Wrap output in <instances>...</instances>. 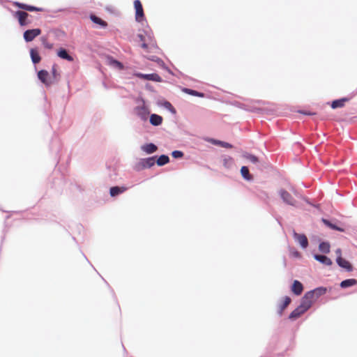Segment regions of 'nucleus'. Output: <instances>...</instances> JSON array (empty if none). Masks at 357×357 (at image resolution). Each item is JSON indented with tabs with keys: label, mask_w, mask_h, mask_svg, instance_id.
Listing matches in <instances>:
<instances>
[{
	"label": "nucleus",
	"mask_w": 357,
	"mask_h": 357,
	"mask_svg": "<svg viewBox=\"0 0 357 357\" xmlns=\"http://www.w3.org/2000/svg\"><path fill=\"white\" fill-rule=\"evenodd\" d=\"M155 163V157H150L147 158L141 159L137 162L134 167L136 171H141L142 169L150 168Z\"/></svg>",
	"instance_id": "1"
},
{
	"label": "nucleus",
	"mask_w": 357,
	"mask_h": 357,
	"mask_svg": "<svg viewBox=\"0 0 357 357\" xmlns=\"http://www.w3.org/2000/svg\"><path fill=\"white\" fill-rule=\"evenodd\" d=\"M312 294L310 292H306L303 297L301 299V302L300 306L306 312L308 309L310 308L313 303L315 301L312 297Z\"/></svg>",
	"instance_id": "2"
},
{
	"label": "nucleus",
	"mask_w": 357,
	"mask_h": 357,
	"mask_svg": "<svg viewBox=\"0 0 357 357\" xmlns=\"http://www.w3.org/2000/svg\"><path fill=\"white\" fill-rule=\"evenodd\" d=\"M13 16L18 20V22L21 26H24L29 24V22L27 20L29 14L24 11H16L14 13Z\"/></svg>",
	"instance_id": "3"
},
{
	"label": "nucleus",
	"mask_w": 357,
	"mask_h": 357,
	"mask_svg": "<svg viewBox=\"0 0 357 357\" xmlns=\"http://www.w3.org/2000/svg\"><path fill=\"white\" fill-rule=\"evenodd\" d=\"M135 112L143 120H146L148 115L149 114V108L146 106L144 101L142 102V105H138L135 108Z\"/></svg>",
	"instance_id": "4"
},
{
	"label": "nucleus",
	"mask_w": 357,
	"mask_h": 357,
	"mask_svg": "<svg viewBox=\"0 0 357 357\" xmlns=\"http://www.w3.org/2000/svg\"><path fill=\"white\" fill-rule=\"evenodd\" d=\"M134 6L135 9V20L138 22H141L144 18V10L141 1L135 0L134 1Z\"/></svg>",
	"instance_id": "5"
},
{
	"label": "nucleus",
	"mask_w": 357,
	"mask_h": 357,
	"mask_svg": "<svg viewBox=\"0 0 357 357\" xmlns=\"http://www.w3.org/2000/svg\"><path fill=\"white\" fill-rule=\"evenodd\" d=\"M38 77L41 81V82H43L47 86H50L54 83V81L50 77L49 73L47 70H40L38 73Z\"/></svg>",
	"instance_id": "6"
},
{
	"label": "nucleus",
	"mask_w": 357,
	"mask_h": 357,
	"mask_svg": "<svg viewBox=\"0 0 357 357\" xmlns=\"http://www.w3.org/2000/svg\"><path fill=\"white\" fill-rule=\"evenodd\" d=\"M41 33L40 29H29L24 31V38L26 42L32 41L35 38L38 36Z\"/></svg>",
	"instance_id": "7"
},
{
	"label": "nucleus",
	"mask_w": 357,
	"mask_h": 357,
	"mask_svg": "<svg viewBox=\"0 0 357 357\" xmlns=\"http://www.w3.org/2000/svg\"><path fill=\"white\" fill-rule=\"evenodd\" d=\"M279 194L282 199L283 202L289 205L294 206L296 204V200L293 197L285 190H280Z\"/></svg>",
	"instance_id": "8"
},
{
	"label": "nucleus",
	"mask_w": 357,
	"mask_h": 357,
	"mask_svg": "<svg viewBox=\"0 0 357 357\" xmlns=\"http://www.w3.org/2000/svg\"><path fill=\"white\" fill-rule=\"evenodd\" d=\"M13 5L20 9L27 10V11H43V9L42 8H38L33 6H29L25 3H20V2H13Z\"/></svg>",
	"instance_id": "9"
},
{
	"label": "nucleus",
	"mask_w": 357,
	"mask_h": 357,
	"mask_svg": "<svg viewBox=\"0 0 357 357\" xmlns=\"http://www.w3.org/2000/svg\"><path fill=\"white\" fill-rule=\"evenodd\" d=\"M137 76L139 78H142L146 80H151L155 82H161L162 78L156 73H151V74H142L138 73L137 74Z\"/></svg>",
	"instance_id": "10"
},
{
	"label": "nucleus",
	"mask_w": 357,
	"mask_h": 357,
	"mask_svg": "<svg viewBox=\"0 0 357 357\" xmlns=\"http://www.w3.org/2000/svg\"><path fill=\"white\" fill-rule=\"evenodd\" d=\"M294 237L303 248H306L308 246V241L305 235L294 232Z\"/></svg>",
	"instance_id": "11"
},
{
	"label": "nucleus",
	"mask_w": 357,
	"mask_h": 357,
	"mask_svg": "<svg viewBox=\"0 0 357 357\" xmlns=\"http://www.w3.org/2000/svg\"><path fill=\"white\" fill-rule=\"evenodd\" d=\"M336 261L340 267L346 269L347 271H351L353 270V267L349 261L343 259L341 256L337 257Z\"/></svg>",
	"instance_id": "12"
},
{
	"label": "nucleus",
	"mask_w": 357,
	"mask_h": 357,
	"mask_svg": "<svg viewBox=\"0 0 357 357\" xmlns=\"http://www.w3.org/2000/svg\"><path fill=\"white\" fill-rule=\"evenodd\" d=\"M291 291L297 296L301 295L303 291V287L301 282L298 280H294L291 287Z\"/></svg>",
	"instance_id": "13"
},
{
	"label": "nucleus",
	"mask_w": 357,
	"mask_h": 357,
	"mask_svg": "<svg viewBox=\"0 0 357 357\" xmlns=\"http://www.w3.org/2000/svg\"><path fill=\"white\" fill-rule=\"evenodd\" d=\"M309 292L312 294V297L316 301L319 296L326 294V289L325 287H318Z\"/></svg>",
	"instance_id": "14"
},
{
	"label": "nucleus",
	"mask_w": 357,
	"mask_h": 357,
	"mask_svg": "<svg viewBox=\"0 0 357 357\" xmlns=\"http://www.w3.org/2000/svg\"><path fill=\"white\" fill-rule=\"evenodd\" d=\"M349 100V98H343L341 99L335 100L332 102L331 107L333 109L343 107L347 102Z\"/></svg>",
	"instance_id": "15"
},
{
	"label": "nucleus",
	"mask_w": 357,
	"mask_h": 357,
	"mask_svg": "<svg viewBox=\"0 0 357 357\" xmlns=\"http://www.w3.org/2000/svg\"><path fill=\"white\" fill-rule=\"evenodd\" d=\"M314 257L316 260L324 265L331 266L332 264L331 259L325 255H315Z\"/></svg>",
	"instance_id": "16"
},
{
	"label": "nucleus",
	"mask_w": 357,
	"mask_h": 357,
	"mask_svg": "<svg viewBox=\"0 0 357 357\" xmlns=\"http://www.w3.org/2000/svg\"><path fill=\"white\" fill-rule=\"evenodd\" d=\"M57 55L60 58H61L63 59H66V60H67L68 61H73V56L69 55L68 52H67V50L63 49V48H60L58 50Z\"/></svg>",
	"instance_id": "17"
},
{
	"label": "nucleus",
	"mask_w": 357,
	"mask_h": 357,
	"mask_svg": "<svg viewBox=\"0 0 357 357\" xmlns=\"http://www.w3.org/2000/svg\"><path fill=\"white\" fill-rule=\"evenodd\" d=\"M127 190L126 187L114 186L112 187L109 190V193L112 197H115L121 193L124 192Z\"/></svg>",
	"instance_id": "18"
},
{
	"label": "nucleus",
	"mask_w": 357,
	"mask_h": 357,
	"mask_svg": "<svg viewBox=\"0 0 357 357\" xmlns=\"http://www.w3.org/2000/svg\"><path fill=\"white\" fill-rule=\"evenodd\" d=\"M305 311L299 305L289 314V319H294L298 318L301 315L305 313Z\"/></svg>",
	"instance_id": "19"
},
{
	"label": "nucleus",
	"mask_w": 357,
	"mask_h": 357,
	"mask_svg": "<svg viewBox=\"0 0 357 357\" xmlns=\"http://www.w3.org/2000/svg\"><path fill=\"white\" fill-rule=\"evenodd\" d=\"M142 149L146 153L151 154L155 152L158 148L155 144L150 143L142 146Z\"/></svg>",
	"instance_id": "20"
},
{
	"label": "nucleus",
	"mask_w": 357,
	"mask_h": 357,
	"mask_svg": "<svg viewBox=\"0 0 357 357\" xmlns=\"http://www.w3.org/2000/svg\"><path fill=\"white\" fill-rule=\"evenodd\" d=\"M30 56L33 63H38L41 60L38 51L36 49H31Z\"/></svg>",
	"instance_id": "21"
},
{
	"label": "nucleus",
	"mask_w": 357,
	"mask_h": 357,
	"mask_svg": "<svg viewBox=\"0 0 357 357\" xmlns=\"http://www.w3.org/2000/svg\"><path fill=\"white\" fill-rule=\"evenodd\" d=\"M291 303V298L289 296H285L283 301L278 305L279 314H282V312Z\"/></svg>",
	"instance_id": "22"
},
{
	"label": "nucleus",
	"mask_w": 357,
	"mask_h": 357,
	"mask_svg": "<svg viewBox=\"0 0 357 357\" xmlns=\"http://www.w3.org/2000/svg\"><path fill=\"white\" fill-rule=\"evenodd\" d=\"M162 122V116L158 114H151L150 116V123L153 126H159Z\"/></svg>",
	"instance_id": "23"
},
{
	"label": "nucleus",
	"mask_w": 357,
	"mask_h": 357,
	"mask_svg": "<svg viewBox=\"0 0 357 357\" xmlns=\"http://www.w3.org/2000/svg\"><path fill=\"white\" fill-rule=\"evenodd\" d=\"M356 284H357V280L351 278L342 281L340 283V287L342 288H347Z\"/></svg>",
	"instance_id": "24"
},
{
	"label": "nucleus",
	"mask_w": 357,
	"mask_h": 357,
	"mask_svg": "<svg viewBox=\"0 0 357 357\" xmlns=\"http://www.w3.org/2000/svg\"><path fill=\"white\" fill-rule=\"evenodd\" d=\"M90 18L93 22L98 24L102 27H106L107 26V23L105 21L102 20V19L96 15H91Z\"/></svg>",
	"instance_id": "25"
},
{
	"label": "nucleus",
	"mask_w": 357,
	"mask_h": 357,
	"mask_svg": "<svg viewBox=\"0 0 357 357\" xmlns=\"http://www.w3.org/2000/svg\"><path fill=\"white\" fill-rule=\"evenodd\" d=\"M169 161V158L166 155H160L158 160H156V163L158 166H162L168 163Z\"/></svg>",
	"instance_id": "26"
},
{
	"label": "nucleus",
	"mask_w": 357,
	"mask_h": 357,
	"mask_svg": "<svg viewBox=\"0 0 357 357\" xmlns=\"http://www.w3.org/2000/svg\"><path fill=\"white\" fill-rule=\"evenodd\" d=\"M183 91L185 93H186L188 94H190L191 96H198V97H201V98H204V93L199 92V91H195V90H192V89L185 88V89H183Z\"/></svg>",
	"instance_id": "27"
},
{
	"label": "nucleus",
	"mask_w": 357,
	"mask_h": 357,
	"mask_svg": "<svg viewBox=\"0 0 357 357\" xmlns=\"http://www.w3.org/2000/svg\"><path fill=\"white\" fill-rule=\"evenodd\" d=\"M319 249L321 252L324 253H329L330 252V245L328 243L322 242L319 245Z\"/></svg>",
	"instance_id": "28"
},
{
	"label": "nucleus",
	"mask_w": 357,
	"mask_h": 357,
	"mask_svg": "<svg viewBox=\"0 0 357 357\" xmlns=\"http://www.w3.org/2000/svg\"><path fill=\"white\" fill-rule=\"evenodd\" d=\"M210 142H211L213 144L220 145V146L224 147V148H229L230 149L232 147V146L230 144H229L227 142H222V141L211 139Z\"/></svg>",
	"instance_id": "29"
},
{
	"label": "nucleus",
	"mask_w": 357,
	"mask_h": 357,
	"mask_svg": "<svg viewBox=\"0 0 357 357\" xmlns=\"http://www.w3.org/2000/svg\"><path fill=\"white\" fill-rule=\"evenodd\" d=\"M241 173L243 177L245 178V179L250 180L252 178V176L249 173V169L247 167L243 166L241 169Z\"/></svg>",
	"instance_id": "30"
},
{
	"label": "nucleus",
	"mask_w": 357,
	"mask_h": 357,
	"mask_svg": "<svg viewBox=\"0 0 357 357\" xmlns=\"http://www.w3.org/2000/svg\"><path fill=\"white\" fill-rule=\"evenodd\" d=\"M51 73L52 74V77H53L52 80L54 81V82L55 81L59 80V77H60V74L59 73V72L57 70L56 65H54L52 66Z\"/></svg>",
	"instance_id": "31"
},
{
	"label": "nucleus",
	"mask_w": 357,
	"mask_h": 357,
	"mask_svg": "<svg viewBox=\"0 0 357 357\" xmlns=\"http://www.w3.org/2000/svg\"><path fill=\"white\" fill-rule=\"evenodd\" d=\"M245 158L252 163H257L259 159L257 156L251 154L245 155Z\"/></svg>",
	"instance_id": "32"
},
{
	"label": "nucleus",
	"mask_w": 357,
	"mask_h": 357,
	"mask_svg": "<svg viewBox=\"0 0 357 357\" xmlns=\"http://www.w3.org/2000/svg\"><path fill=\"white\" fill-rule=\"evenodd\" d=\"M323 221L329 227H331V228H332L333 229L337 230V231H343V229L342 228H340V227H337L336 225H333L329 221H328L326 220H323Z\"/></svg>",
	"instance_id": "33"
},
{
	"label": "nucleus",
	"mask_w": 357,
	"mask_h": 357,
	"mask_svg": "<svg viewBox=\"0 0 357 357\" xmlns=\"http://www.w3.org/2000/svg\"><path fill=\"white\" fill-rule=\"evenodd\" d=\"M42 42L44 47L47 49H52L53 48V44L49 43L45 38H42Z\"/></svg>",
	"instance_id": "34"
},
{
	"label": "nucleus",
	"mask_w": 357,
	"mask_h": 357,
	"mask_svg": "<svg viewBox=\"0 0 357 357\" xmlns=\"http://www.w3.org/2000/svg\"><path fill=\"white\" fill-rule=\"evenodd\" d=\"M172 155L174 158H179L183 157V152H181V151H174L172 153Z\"/></svg>",
	"instance_id": "35"
},
{
	"label": "nucleus",
	"mask_w": 357,
	"mask_h": 357,
	"mask_svg": "<svg viewBox=\"0 0 357 357\" xmlns=\"http://www.w3.org/2000/svg\"><path fill=\"white\" fill-rule=\"evenodd\" d=\"M114 63L116 65V66H118L119 68H123V65L121 62L118 61H114Z\"/></svg>",
	"instance_id": "36"
},
{
	"label": "nucleus",
	"mask_w": 357,
	"mask_h": 357,
	"mask_svg": "<svg viewBox=\"0 0 357 357\" xmlns=\"http://www.w3.org/2000/svg\"><path fill=\"white\" fill-rule=\"evenodd\" d=\"M138 37L139 38L140 40L143 43H144V36L142 34L138 35Z\"/></svg>",
	"instance_id": "37"
},
{
	"label": "nucleus",
	"mask_w": 357,
	"mask_h": 357,
	"mask_svg": "<svg viewBox=\"0 0 357 357\" xmlns=\"http://www.w3.org/2000/svg\"><path fill=\"white\" fill-rule=\"evenodd\" d=\"M142 47L144 50H146L148 48V45L146 43H142Z\"/></svg>",
	"instance_id": "38"
},
{
	"label": "nucleus",
	"mask_w": 357,
	"mask_h": 357,
	"mask_svg": "<svg viewBox=\"0 0 357 357\" xmlns=\"http://www.w3.org/2000/svg\"><path fill=\"white\" fill-rule=\"evenodd\" d=\"M335 252H336V255H337V257L341 256L342 251L340 249H337Z\"/></svg>",
	"instance_id": "39"
},
{
	"label": "nucleus",
	"mask_w": 357,
	"mask_h": 357,
	"mask_svg": "<svg viewBox=\"0 0 357 357\" xmlns=\"http://www.w3.org/2000/svg\"><path fill=\"white\" fill-rule=\"evenodd\" d=\"M302 114H306V115H314V113H310V112H301Z\"/></svg>",
	"instance_id": "40"
},
{
	"label": "nucleus",
	"mask_w": 357,
	"mask_h": 357,
	"mask_svg": "<svg viewBox=\"0 0 357 357\" xmlns=\"http://www.w3.org/2000/svg\"><path fill=\"white\" fill-rule=\"evenodd\" d=\"M294 255H295V256H296V257H298V256H299V253H298V252H296L294 253Z\"/></svg>",
	"instance_id": "41"
}]
</instances>
